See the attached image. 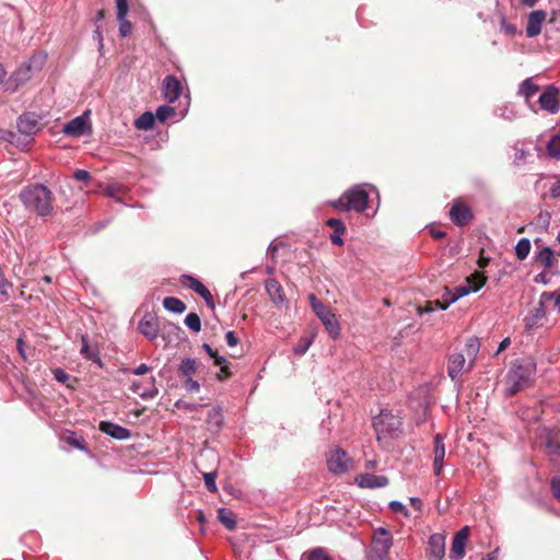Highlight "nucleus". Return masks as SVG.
Returning a JSON list of instances; mask_svg holds the SVG:
<instances>
[{
  "label": "nucleus",
  "instance_id": "9d476101",
  "mask_svg": "<svg viewBox=\"0 0 560 560\" xmlns=\"http://www.w3.org/2000/svg\"><path fill=\"white\" fill-rule=\"evenodd\" d=\"M180 283L199 294L208 306L211 308L214 307V300L211 292L197 278L189 275H184L180 278Z\"/></svg>",
  "mask_w": 560,
  "mask_h": 560
},
{
  "label": "nucleus",
  "instance_id": "39448f33",
  "mask_svg": "<svg viewBox=\"0 0 560 560\" xmlns=\"http://www.w3.org/2000/svg\"><path fill=\"white\" fill-rule=\"evenodd\" d=\"M373 427L377 433V438L386 435H395L400 432L401 421L390 411H381L373 420Z\"/></svg>",
  "mask_w": 560,
  "mask_h": 560
},
{
  "label": "nucleus",
  "instance_id": "f704fd0d",
  "mask_svg": "<svg viewBox=\"0 0 560 560\" xmlns=\"http://www.w3.org/2000/svg\"><path fill=\"white\" fill-rule=\"evenodd\" d=\"M548 155L553 159H560V133L555 135L547 143Z\"/></svg>",
  "mask_w": 560,
  "mask_h": 560
},
{
  "label": "nucleus",
  "instance_id": "20e7f679",
  "mask_svg": "<svg viewBox=\"0 0 560 560\" xmlns=\"http://www.w3.org/2000/svg\"><path fill=\"white\" fill-rule=\"evenodd\" d=\"M312 310L317 315V317L322 320L329 336L334 339L338 338L340 335V326L336 319L335 314L323 304L314 294H310L308 296Z\"/></svg>",
  "mask_w": 560,
  "mask_h": 560
},
{
  "label": "nucleus",
  "instance_id": "cd10ccee",
  "mask_svg": "<svg viewBox=\"0 0 560 560\" xmlns=\"http://www.w3.org/2000/svg\"><path fill=\"white\" fill-rule=\"evenodd\" d=\"M81 341H82V347L80 350L81 354L85 359L93 361V362L97 363L100 366H102L98 348L96 346L89 345L88 339L84 336H82Z\"/></svg>",
  "mask_w": 560,
  "mask_h": 560
},
{
  "label": "nucleus",
  "instance_id": "5fc2aeb1",
  "mask_svg": "<svg viewBox=\"0 0 560 560\" xmlns=\"http://www.w3.org/2000/svg\"><path fill=\"white\" fill-rule=\"evenodd\" d=\"M550 487L553 497L560 502V477H553Z\"/></svg>",
  "mask_w": 560,
  "mask_h": 560
},
{
  "label": "nucleus",
  "instance_id": "1a4fd4ad",
  "mask_svg": "<svg viewBox=\"0 0 560 560\" xmlns=\"http://www.w3.org/2000/svg\"><path fill=\"white\" fill-rule=\"evenodd\" d=\"M470 535V528L468 526L463 527L458 530L452 541L450 558L452 560H462L465 556V547Z\"/></svg>",
  "mask_w": 560,
  "mask_h": 560
},
{
  "label": "nucleus",
  "instance_id": "6e6d98bb",
  "mask_svg": "<svg viewBox=\"0 0 560 560\" xmlns=\"http://www.w3.org/2000/svg\"><path fill=\"white\" fill-rule=\"evenodd\" d=\"M311 345V340L307 338H302L299 345L294 348V352L296 354H304Z\"/></svg>",
  "mask_w": 560,
  "mask_h": 560
},
{
  "label": "nucleus",
  "instance_id": "58836bf2",
  "mask_svg": "<svg viewBox=\"0 0 560 560\" xmlns=\"http://www.w3.org/2000/svg\"><path fill=\"white\" fill-rule=\"evenodd\" d=\"M179 372L185 376H190L196 373V361L192 359H184L179 365Z\"/></svg>",
  "mask_w": 560,
  "mask_h": 560
},
{
  "label": "nucleus",
  "instance_id": "c756f323",
  "mask_svg": "<svg viewBox=\"0 0 560 560\" xmlns=\"http://www.w3.org/2000/svg\"><path fill=\"white\" fill-rule=\"evenodd\" d=\"M538 91L539 86L528 78L521 83L518 93L528 102Z\"/></svg>",
  "mask_w": 560,
  "mask_h": 560
},
{
  "label": "nucleus",
  "instance_id": "473e14b6",
  "mask_svg": "<svg viewBox=\"0 0 560 560\" xmlns=\"http://www.w3.org/2000/svg\"><path fill=\"white\" fill-rule=\"evenodd\" d=\"M155 121V117L152 113L145 112L139 118L136 119L135 126L139 130H150Z\"/></svg>",
  "mask_w": 560,
  "mask_h": 560
},
{
  "label": "nucleus",
  "instance_id": "aec40b11",
  "mask_svg": "<svg viewBox=\"0 0 560 560\" xmlns=\"http://www.w3.org/2000/svg\"><path fill=\"white\" fill-rule=\"evenodd\" d=\"M39 129V121L33 114H24L18 120V130L25 137L31 138Z\"/></svg>",
  "mask_w": 560,
  "mask_h": 560
},
{
  "label": "nucleus",
  "instance_id": "c03bdc74",
  "mask_svg": "<svg viewBox=\"0 0 560 560\" xmlns=\"http://www.w3.org/2000/svg\"><path fill=\"white\" fill-rule=\"evenodd\" d=\"M116 11H117V20H122L127 18L129 12V3L128 0H116Z\"/></svg>",
  "mask_w": 560,
  "mask_h": 560
},
{
  "label": "nucleus",
  "instance_id": "a211bd4d",
  "mask_svg": "<svg viewBox=\"0 0 560 560\" xmlns=\"http://www.w3.org/2000/svg\"><path fill=\"white\" fill-rule=\"evenodd\" d=\"M88 114H83L70 120L65 127L63 132L71 137H80L90 128Z\"/></svg>",
  "mask_w": 560,
  "mask_h": 560
},
{
  "label": "nucleus",
  "instance_id": "6e6552de",
  "mask_svg": "<svg viewBox=\"0 0 560 560\" xmlns=\"http://www.w3.org/2000/svg\"><path fill=\"white\" fill-rule=\"evenodd\" d=\"M327 465L331 472L345 474L351 468L352 460L345 451L338 448L331 452Z\"/></svg>",
  "mask_w": 560,
  "mask_h": 560
},
{
  "label": "nucleus",
  "instance_id": "c85d7f7f",
  "mask_svg": "<svg viewBox=\"0 0 560 560\" xmlns=\"http://www.w3.org/2000/svg\"><path fill=\"white\" fill-rule=\"evenodd\" d=\"M545 316H546V312H545L544 305L541 303L539 306L532 310L530 314L527 317H525V319H524L525 329L526 330L533 329V327L537 326Z\"/></svg>",
  "mask_w": 560,
  "mask_h": 560
},
{
  "label": "nucleus",
  "instance_id": "4c0bfd02",
  "mask_svg": "<svg viewBox=\"0 0 560 560\" xmlns=\"http://www.w3.org/2000/svg\"><path fill=\"white\" fill-rule=\"evenodd\" d=\"M544 450L549 456H559L560 455V443L556 441L553 438L548 436L546 439Z\"/></svg>",
  "mask_w": 560,
  "mask_h": 560
},
{
  "label": "nucleus",
  "instance_id": "b1692460",
  "mask_svg": "<svg viewBox=\"0 0 560 560\" xmlns=\"http://www.w3.org/2000/svg\"><path fill=\"white\" fill-rule=\"evenodd\" d=\"M355 480L361 488H383L388 485L387 477L372 474H360Z\"/></svg>",
  "mask_w": 560,
  "mask_h": 560
},
{
  "label": "nucleus",
  "instance_id": "de8ad7c7",
  "mask_svg": "<svg viewBox=\"0 0 560 560\" xmlns=\"http://www.w3.org/2000/svg\"><path fill=\"white\" fill-rule=\"evenodd\" d=\"M118 21H119V35L121 37H127L128 35H130L131 31H132V24L126 18H124L122 20H118Z\"/></svg>",
  "mask_w": 560,
  "mask_h": 560
},
{
  "label": "nucleus",
  "instance_id": "72a5a7b5",
  "mask_svg": "<svg viewBox=\"0 0 560 560\" xmlns=\"http://www.w3.org/2000/svg\"><path fill=\"white\" fill-rule=\"evenodd\" d=\"M207 423L217 429L223 424V413L220 407H214L208 412Z\"/></svg>",
  "mask_w": 560,
  "mask_h": 560
},
{
  "label": "nucleus",
  "instance_id": "412c9836",
  "mask_svg": "<svg viewBox=\"0 0 560 560\" xmlns=\"http://www.w3.org/2000/svg\"><path fill=\"white\" fill-rule=\"evenodd\" d=\"M445 457V445L442 434L438 433L433 439V469L434 474L439 476L443 468Z\"/></svg>",
  "mask_w": 560,
  "mask_h": 560
},
{
  "label": "nucleus",
  "instance_id": "4be33fe9",
  "mask_svg": "<svg viewBox=\"0 0 560 560\" xmlns=\"http://www.w3.org/2000/svg\"><path fill=\"white\" fill-rule=\"evenodd\" d=\"M428 555L441 560L445 555V536L442 534H433L428 541Z\"/></svg>",
  "mask_w": 560,
  "mask_h": 560
},
{
  "label": "nucleus",
  "instance_id": "0eeeda50",
  "mask_svg": "<svg viewBox=\"0 0 560 560\" xmlns=\"http://www.w3.org/2000/svg\"><path fill=\"white\" fill-rule=\"evenodd\" d=\"M472 280H478V283L474 285H462L456 288L455 292H453V295L448 300L445 299V303L442 305V310H446L452 303L456 302L459 298L467 295L469 292H476L481 289L486 284L487 278L483 273L476 271L467 278V282H471Z\"/></svg>",
  "mask_w": 560,
  "mask_h": 560
},
{
  "label": "nucleus",
  "instance_id": "13d9d810",
  "mask_svg": "<svg viewBox=\"0 0 560 560\" xmlns=\"http://www.w3.org/2000/svg\"><path fill=\"white\" fill-rule=\"evenodd\" d=\"M185 388H186L187 392L194 393V392H198L200 386H199V383L197 381L188 377L185 381Z\"/></svg>",
  "mask_w": 560,
  "mask_h": 560
},
{
  "label": "nucleus",
  "instance_id": "7ed1b4c3",
  "mask_svg": "<svg viewBox=\"0 0 560 560\" xmlns=\"http://www.w3.org/2000/svg\"><path fill=\"white\" fill-rule=\"evenodd\" d=\"M369 194L359 187L345 191L337 200L331 201V206L341 212L357 211L362 212L366 209Z\"/></svg>",
  "mask_w": 560,
  "mask_h": 560
},
{
  "label": "nucleus",
  "instance_id": "f03ea898",
  "mask_svg": "<svg viewBox=\"0 0 560 560\" xmlns=\"http://www.w3.org/2000/svg\"><path fill=\"white\" fill-rule=\"evenodd\" d=\"M535 376V365L532 363L514 362L504 378V393L512 397L528 388Z\"/></svg>",
  "mask_w": 560,
  "mask_h": 560
},
{
  "label": "nucleus",
  "instance_id": "e2e57ef3",
  "mask_svg": "<svg viewBox=\"0 0 560 560\" xmlns=\"http://www.w3.org/2000/svg\"><path fill=\"white\" fill-rule=\"evenodd\" d=\"M150 370L151 369L147 364L142 363L138 368L132 370V373L136 375H143V374L148 373Z\"/></svg>",
  "mask_w": 560,
  "mask_h": 560
},
{
  "label": "nucleus",
  "instance_id": "f257e3e1",
  "mask_svg": "<svg viewBox=\"0 0 560 560\" xmlns=\"http://www.w3.org/2000/svg\"><path fill=\"white\" fill-rule=\"evenodd\" d=\"M20 198L26 209L39 217H48L54 211V194L45 185L35 184L24 187Z\"/></svg>",
  "mask_w": 560,
  "mask_h": 560
},
{
  "label": "nucleus",
  "instance_id": "79ce46f5",
  "mask_svg": "<svg viewBox=\"0 0 560 560\" xmlns=\"http://www.w3.org/2000/svg\"><path fill=\"white\" fill-rule=\"evenodd\" d=\"M442 305H444V303H442L441 300L428 301L425 302L424 306L417 307V313L419 315H422L424 313L433 312L436 307H440L442 310Z\"/></svg>",
  "mask_w": 560,
  "mask_h": 560
},
{
  "label": "nucleus",
  "instance_id": "ddd939ff",
  "mask_svg": "<svg viewBox=\"0 0 560 560\" xmlns=\"http://www.w3.org/2000/svg\"><path fill=\"white\" fill-rule=\"evenodd\" d=\"M558 89L549 85L539 96V105L541 109L550 114H556L559 110Z\"/></svg>",
  "mask_w": 560,
  "mask_h": 560
},
{
  "label": "nucleus",
  "instance_id": "bf43d9fd",
  "mask_svg": "<svg viewBox=\"0 0 560 560\" xmlns=\"http://www.w3.org/2000/svg\"><path fill=\"white\" fill-rule=\"evenodd\" d=\"M526 156H527V152L525 150H523V149L516 150L515 156H514V163L516 165H521L526 160Z\"/></svg>",
  "mask_w": 560,
  "mask_h": 560
},
{
  "label": "nucleus",
  "instance_id": "4468645a",
  "mask_svg": "<svg viewBox=\"0 0 560 560\" xmlns=\"http://www.w3.org/2000/svg\"><path fill=\"white\" fill-rule=\"evenodd\" d=\"M139 331L149 340H154L159 336L160 327L155 314L147 313L139 322Z\"/></svg>",
  "mask_w": 560,
  "mask_h": 560
},
{
  "label": "nucleus",
  "instance_id": "4d7b16f0",
  "mask_svg": "<svg viewBox=\"0 0 560 560\" xmlns=\"http://www.w3.org/2000/svg\"><path fill=\"white\" fill-rule=\"evenodd\" d=\"M232 376V372L229 369V365L225 363L223 365H220V372L218 373L217 377L220 381L228 380Z\"/></svg>",
  "mask_w": 560,
  "mask_h": 560
},
{
  "label": "nucleus",
  "instance_id": "603ef678",
  "mask_svg": "<svg viewBox=\"0 0 560 560\" xmlns=\"http://www.w3.org/2000/svg\"><path fill=\"white\" fill-rule=\"evenodd\" d=\"M19 138V133L11 130L0 129V140L5 142H14V139Z\"/></svg>",
  "mask_w": 560,
  "mask_h": 560
},
{
  "label": "nucleus",
  "instance_id": "bb28decb",
  "mask_svg": "<svg viewBox=\"0 0 560 560\" xmlns=\"http://www.w3.org/2000/svg\"><path fill=\"white\" fill-rule=\"evenodd\" d=\"M479 340L476 337H471L467 340L464 349V354L468 359V369H472L477 354L479 352Z\"/></svg>",
  "mask_w": 560,
  "mask_h": 560
},
{
  "label": "nucleus",
  "instance_id": "ea45409f",
  "mask_svg": "<svg viewBox=\"0 0 560 560\" xmlns=\"http://www.w3.org/2000/svg\"><path fill=\"white\" fill-rule=\"evenodd\" d=\"M175 115V108L172 107V106H168V105H162V106H159L158 109H156V113H155V118L163 122L165 121L168 117Z\"/></svg>",
  "mask_w": 560,
  "mask_h": 560
},
{
  "label": "nucleus",
  "instance_id": "9b49d317",
  "mask_svg": "<svg viewBox=\"0 0 560 560\" xmlns=\"http://www.w3.org/2000/svg\"><path fill=\"white\" fill-rule=\"evenodd\" d=\"M470 370L468 369V359L463 352H455L448 357L447 373L453 381Z\"/></svg>",
  "mask_w": 560,
  "mask_h": 560
},
{
  "label": "nucleus",
  "instance_id": "f8f14e48",
  "mask_svg": "<svg viewBox=\"0 0 560 560\" xmlns=\"http://www.w3.org/2000/svg\"><path fill=\"white\" fill-rule=\"evenodd\" d=\"M472 217L471 209L463 202H455L450 210V218L457 226L468 225Z\"/></svg>",
  "mask_w": 560,
  "mask_h": 560
},
{
  "label": "nucleus",
  "instance_id": "6ab92c4d",
  "mask_svg": "<svg viewBox=\"0 0 560 560\" xmlns=\"http://www.w3.org/2000/svg\"><path fill=\"white\" fill-rule=\"evenodd\" d=\"M546 12L542 10L533 11L529 13L526 24V36L529 38L536 37L541 32V25L546 20Z\"/></svg>",
  "mask_w": 560,
  "mask_h": 560
},
{
  "label": "nucleus",
  "instance_id": "2eb2a0df",
  "mask_svg": "<svg viewBox=\"0 0 560 560\" xmlns=\"http://www.w3.org/2000/svg\"><path fill=\"white\" fill-rule=\"evenodd\" d=\"M33 75L31 65H22L19 67L7 81V90L16 91L21 85L25 84Z\"/></svg>",
  "mask_w": 560,
  "mask_h": 560
},
{
  "label": "nucleus",
  "instance_id": "0e129e2a",
  "mask_svg": "<svg viewBox=\"0 0 560 560\" xmlns=\"http://www.w3.org/2000/svg\"><path fill=\"white\" fill-rule=\"evenodd\" d=\"M409 502H410V505H411L415 510H417V511L421 512V510H422V502H421V500H420L419 498H410V499H409Z\"/></svg>",
  "mask_w": 560,
  "mask_h": 560
},
{
  "label": "nucleus",
  "instance_id": "423d86ee",
  "mask_svg": "<svg viewBox=\"0 0 560 560\" xmlns=\"http://www.w3.org/2000/svg\"><path fill=\"white\" fill-rule=\"evenodd\" d=\"M392 546L393 536L390 533L383 527L375 529L372 540V552L378 556L380 560H385Z\"/></svg>",
  "mask_w": 560,
  "mask_h": 560
},
{
  "label": "nucleus",
  "instance_id": "680f3d73",
  "mask_svg": "<svg viewBox=\"0 0 560 560\" xmlns=\"http://www.w3.org/2000/svg\"><path fill=\"white\" fill-rule=\"evenodd\" d=\"M549 194L551 198H559L560 197V182H556L552 184V186L549 189Z\"/></svg>",
  "mask_w": 560,
  "mask_h": 560
},
{
  "label": "nucleus",
  "instance_id": "774afa93",
  "mask_svg": "<svg viewBox=\"0 0 560 560\" xmlns=\"http://www.w3.org/2000/svg\"><path fill=\"white\" fill-rule=\"evenodd\" d=\"M549 298L555 299V306L560 310V292H552L548 294Z\"/></svg>",
  "mask_w": 560,
  "mask_h": 560
},
{
  "label": "nucleus",
  "instance_id": "052dcab7",
  "mask_svg": "<svg viewBox=\"0 0 560 560\" xmlns=\"http://www.w3.org/2000/svg\"><path fill=\"white\" fill-rule=\"evenodd\" d=\"M225 340L230 347H235L240 341L234 331H228L225 334Z\"/></svg>",
  "mask_w": 560,
  "mask_h": 560
},
{
  "label": "nucleus",
  "instance_id": "f3484780",
  "mask_svg": "<svg viewBox=\"0 0 560 560\" xmlns=\"http://www.w3.org/2000/svg\"><path fill=\"white\" fill-rule=\"evenodd\" d=\"M183 86L175 75H167L163 81V95L170 103H174L180 96Z\"/></svg>",
  "mask_w": 560,
  "mask_h": 560
},
{
  "label": "nucleus",
  "instance_id": "a18cd8bd",
  "mask_svg": "<svg viewBox=\"0 0 560 560\" xmlns=\"http://www.w3.org/2000/svg\"><path fill=\"white\" fill-rule=\"evenodd\" d=\"M307 560H331V558L323 548H316L308 553Z\"/></svg>",
  "mask_w": 560,
  "mask_h": 560
},
{
  "label": "nucleus",
  "instance_id": "864d4df0",
  "mask_svg": "<svg viewBox=\"0 0 560 560\" xmlns=\"http://www.w3.org/2000/svg\"><path fill=\"white\" fill-rule=\"evenodd\" d=\"M52 373L56 381L62 384H67L68 381L71 378L70 375L62 369H55Z\"/></svg>",
  "mask_w": 560,
  "mask_h": 560
},
{
  "label": "nucleus",
  "instance_id": "49530a36",
  "mask_svg": "<svg viewBox=\"0 0 560 560\" xmlns=\"http://www.w3.org/2000/svg\"><path fill=\"white\" fill-rule=\"evenodd\" d=\"M16 133H19V138H15L14 142H10V143L14 144L15 147H18L22 150L27 149L32 142V138L23 136L22 133L19 132V130L16 131Z\"/></svg>",
  "mask_w": 560,
  "mask_h": 560
},
{
  "label": "nucleus",
  "instance_id": "c9c22d12",
  "mask_svg": "<svg viewBox=\"0 0 560 560\" xmlns=\"http://www.w3.org/2000/svg\"><path fill=\"white\" fill-rule=\"evenodd\" d=\"M530 252V242L527 238H522L515 246V255L520 260H524Z\"/></svg>",
  "mask_w": 560,
  "mask_h": 560
},
{
  "label": "nucleus",
  "instance_id": "a19ab883",
  "mask_svg": "<svg viewBox=\"0 0 560 560\" xmlns=\"http://www.w3.org/2000/svg\"><path fill=\"white\" fill-rule=\"evenodd\" d=\"M185 324L192 331L198 332L201 329V322L197 313H189L185 318Z\"/></svg>",
  "mask_w": 560,
  "mask_h": 560
},
{
  "label": "nucleus",
  "instance_id": "37998d69",
  "mask_svg": "<svg viewBox=\"0 0 560 560\" xmlns=\"http://www.w3.org/2000/svg\"><path fill=\"white\" fill-rule=\"evenodd\" d=\"M215 478H217V472L215 471L205 472L203 474L205 485H206L207 489L210 492H217L218 491V488L215 486Z\"/></svg>",
  "mask_w": 560,
  "mask_h": 560
},
{
  "label": "nucleus",
  "instance_id": "69168bd1",
  "mask_svg": "<svg viewBox=\"0 0 560 560\" xmlns=\"http://www.w3.org/2000/svg\"><path fill=\"white\" fill-rule=\"evenodd\" d=\"M510 345H511V340H510V338H504V339L500 342V345H499V347H498V350H497L495 354H499V353H501L502 351H504V350H505Z\"/></svg>",
  "mask_w": 560,
  "mask_h": 560
},
{
  "label": "nucleus",
  "instance_id": "338daca9",
  "mask_svg": "<svg viewBox=\"0 0 560 560\" xmlns=\"http://www.w3.org/2000/svg\"><path fill=\"white\" fill-rule=\"evenodd\" d=\"M119 189H120L119 187H113V186H110V187H108V188L106 189L105 195H106V196H108V197H110V198H116V197H117V194H118V191H119Z\"/></svg>",
  "mask_w": 560,
  "mask_h": 560
},
{
  "label": "nucleus",
  "instance_id": "a878e982",
  "mask_svg": "<svg viewBox=\"0 0 560 560\" xmlns=\"http://www.w3.org/2000/svg\"><path fill=\"white\" fill-rule=\"evenodd\" d=\"M326 224L334 230V233L330 235V241L334 245L342 246L343 241L341 235L346 232V225L339 219L331 218L327 220Z\"/></svg>",
  "mask_w": 560,
  "mask_h": 560
},
{
  "label": "nucleus",
  "instance_id": "e433bc0d",
  "mask_svg": "<svg viewBox=\"0 0 560 560\" xmlns=\"http://www.w3.org/2000/svg\"><path fill=\"white\" fill-rule=\"evenodd\" d=\"M538 261L546 268H550L553 265V252L550 247H544L537 257Z\"/></svg>",
  "mask_w": 560,
  "mask_h": 560
},
{
  "label": "nucleus",
  "instance_id": "2f4dec72",
  "mask_svg": "<svg viewBox=\"0 0 560 560\" xmlns=\"http://www.w3.org/2000/svg\"><path fill=\"white\" fill-rule=\"evenodd\" d=\"M218 518L230 530L234 529L236 526L235 515L228 509H219Z\"/></svg>",
  "mask_w": 560,
  "mask_h": 560
},
{
  "label": "nucleus",
  "instance_id": "dca6fc26",
  "mask_svg": "<svg viewBox=\"0 0 560 560\" xmlns=\"http://www.w3.org/2000/svg\"><path fill=\"white\" fill-rule=\"evenodd\" d=\"M130 389L144 399L154 398L159 394L153 376L142 382H133Z\"/></svg>",
  "mask_w": 560,
  "mask_h": 560
},
{
  "label": "nucleus",
  "instance_id": "8fccbe9b",
  "mask_svg": "<svg viewBox=\"0 0 560 560\" xmlns=\"http://www.w3.org/2000/svg\"><path fill=\"white\" fill-rule=\"evenodd\" d=\"M73 178L77 179L78 182H82L85 185H88L91 182L92 177H91V174L88 171H85V170H77L73 173Z\"/></svg>",
  "mask_w": 560,
  "mask_h": 560
},
{
  "label": "nucleus",
  "instance_id": "393cba45",
  "mask_svg": "<svg viewBox=\"0 0 560 560\" xmlns=\"http://www.w3.org/2000/svg\"><path fill=\"white\" fill-rule=\"evenodd\" d=\"M265 287L267 293L275 304L279 305L285 301L283 288L276 279H267Z\"/></svg>",
  "mask_w": 560,
  "mask_h": 560
},
{
  "label": "nucleus",
  "instance_id": "3c124183",
  "mask_svg": "<svg viewBox=\"0 0 560 560\" xmlns=\"http://www.w3.org/2000/svg\"><path fill=\"white\" fill-rule=\"evenodd\" d=\"M389 509L395 513H401L405 517H409L407 508L398 501H392L389 503Z\"/></svg>",
  "mask_w": 560,
  "mask_h": 560
},
{
  "label": "nucleus",
  "instance_id": "09e8293b",
  "mask_svg": "<svg viewBox=\"0 0 560 560\" xmlns=\"http://www.w3.org/2000/svg\"><path fill=\"white\" fill-rule=\"evenodd\" d=\"M65 441L73 447L80 450L84 448V440L77 438L74 433H71L70 435L66 436Z\"/></svg>",
  "mask_w": 560,
  "mask_h": 560
},
{
  "label": "nucleus",
  "instance_id": "5701e85b",
  "mask_svg": "<svg viewBox=\"0 0 560 560\" xmlns=\"http://www.w3.org/2000/svg\"><path fill=\"white\" fill-rule=\"evenodd\" d=\"M98 429L103 433L116 440H126L130 438V431L127 428H124L119 424L109 421H101L98 424Z\"/></svg>",
  "mask_w": 560,
  "mask_h": 560
},
{
  "label": "nucleus",
  "instance_id": "7c9ffc66",
  "mask_svg": "<svg viewBox=\"0 0 560 560\" xmlns=\"http://www.w3.org/2000/svg\"><path fill=\"white\" fill-rule=\"evenodd\" d=\"M163 306L173 313L182 314L186 310V304L177 298L167 296L163 300Z\"/></svg>",
  "mask_w": 560,
  "mask_h": 560
}]
</instances>
